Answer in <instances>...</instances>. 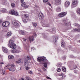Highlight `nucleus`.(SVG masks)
Wrapping results in <instances>:
<instances>
[{
    "instance_id": "1",
    "label": "nucleus",
    "mask_w": 80,
    "mask_h": 80,
    "mask_svg": "<svg viewBox=\"0 0 80 80\" xmlns=\"http://www.w3.org/2000/svg\"><path fill=\"white\" fill-rule=\"evenodd\" d=\"M15 68V65L14 64H10L9 65H6L5 67L6 69H9L11 72H14V68Z\"/></svg>"
},
{
    "instance_id": "2",
    "label": "nucleus",
    "mask_w": 80,
    "mask_h": 80,
    "mask_svg": "<svg viewBox=\"0 0 80 80\" xmlns=\"http://www.w3.org/2000/svg\"><path fill=\"white\" fill-rule=\"evenodd\" d=\"M9 13L11 15H18V12L14 11V10H11L9 11Z\"/></svg>"
},
{
    "instance_id": "3",
    "label": "nucleus",
    "mask_w": 80,
    "mask_h": 80,
    "mask_svg": "<svg viewBox=\"0 0 80 80\" xmlns=\"http://www.w3.org/2000/svg\"><path fill=\"white\" fill-rule=\"evenodd\" d=\"M19 23H20V22H19V21H18L17 20H14L12 22L13 25L15 26H16V27L19 26Z\"/></svg>"
},
{
    "instance_id": "4",
    "label": "nucleus",
    "mask_w": 80,
    "mask_h": 80,
    "mask_svg": "<svg viewBox=\"0 0 80 80\" xmlns=\"http://www.w3.org/2000/svg\"><path fill=\"white\" fill-rule=\"evenodd\" d=\"M9 25H10V22L8 21L4 22L2 24V26L4 27H8Z\"/></svg>"
},
{
    "instance_id": "5",
    "label": "nucleus",
    "mask_w": 80,
    "mask_h": 80,
    "mask_svg": "<svg viewBox=\"0 0 80 80\" xmlns=\"http://www.w3.org/2000/svg\"><path fill=\"white\" fill-rule=\"evenodd\" d=\"M67 13V12H61L60 13H59L58 14V16L59 17H64L66 14Z\"/></svg>"
},
{
    "instance_id": "6",
    "label": "nucleus",
    "mask_w": 80,
    "mask_h": 80,
    "mask_svg": "<svg viewBox=\"0 0 80 80\" xmlns=\"http://www.w3.org/2000/svg\"><path fill=\"white\" fill-rule=\"evenodd\" d=\"M78 3V1L77 0H73L72 2V4L73 5H75V7L77 6Z\"/></svg>"
},
{
    "instance_id": "7",
    "label": "nucleus",
    "mask_w": 80,
    "mask_h": 80,
    "mask_svg": "<svg viewBox=\"0 0 80 80\" xmlns=\"http://www.w3.org/2000/svg\"><path fill=\"white\" fill-rule=\"evenodd\" d=\"M8 47L11 48H12L15 49L16 48H17V46L15 44H12L10 45L9 46L8 45Z\"/></svg>"
},
{
    "instance_id": "8",
    "label": "nucleus",
    "mask_w": 80,
    "mask_h": 80,
    "mask_svg": "<svg viewBox=\"0 0 80 80\" xmlns=\"http://www.w3.org/2000/svg\"><path fill=\"white\" fill-rule=\"evenodd\" d=\"M38 16L40 20H42V19L43 18V17H44L43 16V14L41 12L39 13Z\"/></svg>"
},
{
    "instance_id": "9",
    "label": "nucleus",
    "mask_w": 80,
    "mask_h": 80,
    "mask_svg": "<svg viewBox=\"0 0 80 80\" xmlns=\"http://www.w3.org/2000/svg\"><path fill=\"white\" fill-rule=\"evenodd\" d=\"M19 33L21 35H25L26 33V31H24L23 30H21L19 31Z\"/></svg>"
},
{
    "instance_id": "10",
    "label": "nucleus",
    "mask_w": 80,
    "mask_h": 80,
    "mask_svg": "<svg viewBox=\"0 0 80 80\" xmlns=\"http://www.w3.org/2000/svg\"><path fill=\"white\" fill-rule=\"evenodd\" d=\"M28 39L29 40L30 43H31V42H33L34 40V38L32 36H30L28 38Z\"/></svg>"
},
{
    "instance_id": "11",
    "label": "nucleus",
    "mask_w": 80,
    "mask_h": 80,
    "mask_svg": "<svg viewBox=\"0 0 80 80\" xmlns=\"http://www.w3.org/2000/svg\"><path fill=\"white\" fill-rule=\"evenodd\" d=\"M42 58V62L43 63V62H48V60L46 59V58L45 57H41Z\"/></svg>"
},
{
    "instance_id": "12",
    "label": "nucleus",
    "mask_w": 80,
    "mask_h": 80,
    "mask_svg": "<svg viewBox=\"0 0 80 80\" xmlns=\"http://www.w3.org/2000/svg\"><path fill=\"white\" fill-rule=\"evenodd\" d=\"M0 12L1 13H7V9L3 8V9H1L0 11Z\"/></svg>"
},
{
    "instance_id": "13",
    "label": "nucleus",
    "mask_w": 80,
    "mask_h": 80,
    "mask_svg": "<svg viewBox=\"0 0 80 80\" xmlns=\"http://www.w3.org/2000/svg\"><path fill=\"white\" fill-rule=\"evenodd\" d=\"M37 60L38 62H40V64L41 65H42V64H43V62H42V58H37Z\"/></svg>"
},
{
    "instance_id": "14",
    "label": "nucleus",
    "mask_w": 80,
    "mask_h": 80,
    "mask_svg": "<svg viewBox=\"0 0 80 80\" xmlns=\"http://www.w3.org/2000/svg\"><path fill=\"white\" fill-rule=\"evenodd\" d=\"M16 63L19 64V63H23V61L22 59H20L18 60L17 61H16Z\"/></svg>"
},
{
    "instance_id": "15",
    "label": "nucleus",
    "mask_w": 80,
    "mask_h": 80,
    "mask_svg": "<svg viewBox=\"0 0 80 80\" xmlns=\"http://www.w3.org/2000/svg\"><path fill=\"white\" fill-rule=\"evenodd\" d=\"M2 49L4 53H7V52H8V50H7V48H4L3 47H2Z\"/></svg>"
},
{
    "instance_id": "16",
    "label": "nucleus",
    "mask_w": 80,
    "mask_h": 80,
    "mask_svg": "<svg viewBox=\"0 0 80 80\" xmlns=\"http://www.w3.org/2000/svg\"><path fill=\"white\" fill-rule=\"evenodd\" d=\"M12 53H19V51L15 49L14 50H12L11 51Z\"/></svg>"
},
{
    "instance_id": "17",
    "label": "nucleus",
    "mask_w": 80,
    "mask_h": 80,
    "mask_svg": "<svg viewBox=\"0 0 80 80\" xmlns=\"http://www.w3.org/2000/svg\"><path fill=\"white\" fill-rule=\"evenodd\" d=\"M70 5V2L68 1H67L65 3V5L66 7H68Z\"/></svg>"
},
{
    "instance_id": "18",
    "label": "nucleus",
    "mask_w": 80,
    "mask_h": 80,
    "mask_svg": "<svg viewBox=\"0 0 80 80\" xmlns=\"http://www.w3.org/2000/svg\"><path fill=\"white\" fill-rule=\"evenodd\" d=\"M58 38L57 37H56L54 38L53 40V41L54 43H57V40H58Z\"/></svg>"
},
{
    "instance_id": "19",
    "label": "nucleus",
    "mask_w": 80,
    "mask_h": 80,
    "mask_svg": "<svg viewBox=\"0 0 80 80\" xmlns=\"http://www.w3.org/2000/svg\"><path fill=\"white\" fill-rule=\"evenodd\" d=\"M28 60H27L26 61H25L24 66L25 67H28Z\"/></svg>"
},
{
    "instance_id": "20",
    "label": "nucleus",
    "mask_w": 80,
    "mask_h": 80,
    "mask_svg": "<svg viewBox=\"0 0 80 80\" xmlns=\"http://www.w3.org/2000/svg\"><path fill=\"white\" fill-rule=\"evenodd\" d=\"M65 42L63 41L61 42V46L62 47H65Z\"/></svg>"
},
{
    "instance_id": "21",
    "label": "nucleus",
    "mask_w": 80,
    "mask_h": 80,
    "mask_svg": "<svg viewBox=\"0 0 80 80\" xmlns=\"http://www.w3.org/2000/svg\"><path fill=\"white\" fill-rule=\"evenodd\" d=\"M56 10L57 12H61V8L59 7H58L56 8Z\"/></svg>"
},
{
    "instance_id": "22",
    "label": "nucleus",
    "mask_w": 80,
    "mask_h": 80,
    "mask_svg": "<svg viewBox=\"0 0 80 80\" xmlns=\"http://www.w3.org/2000/svg\"><path fill=\"white\" fill-rule=\"evenodd\" d=\"M8 58L9 59H12L14 58V56L12 55H9L8 56Z\"/></svg>"
},
{
    "instance_id": "23",
    "label": "nucleus",
    "mask_w": 80,
    "mask_h": 80,
    "mask_svg": "<svg viewBox=\"0 0 80 80\" xmlns=\"http://www.w3.org/2000/svg\"><path fill=\"white\" fill-rule=\"evenodd\" d=\"M9 43L10 45H12L14 44V43H13V41L12 39H11V40L9 41Z\"/></svg>"
},
{
    "instance_id": "24",
    "label": "nucleus",
    "mask_w": 80,
    "mask_h": 80,
    "mask_svg": "<svg viewBox=\"0 0 80 80\" xmlns=\"http://www.w3.org/2000/svg\"><path fill=\"white\" fill-rule=\"evenodd\" d=\"M55 1L56 4H59L61 3L60 1H61V0H55Z\"/></svg>"
},
{
    "instance_id": "25",
    "label": "nucleus",
    "mask_w": 80,
    "mask_h": 80,
    "mask_svg": "<svg viewBox=\"0 0 80 80\" xmlns=\"http://www.w3.org/2000/svg\"><path fill=\"white\" fill-rule=\"evenodd\" d=\"M22 3L21 6L22 7H25L26 6V3L25 2H22Z\"/></svg>"
},
{
    "instance_id": "26",
    "label": "nucleus",
    "mask_w": 80,
    "mask_h": 80,
    "mask_svg": "<svg viewBox=\"0 0 80 80\" xmlns=\"http://www.w3.org/2000/svg\"><path fill=\"white\" fill-rule=\"evenodd\" d=\"M77 13H78V15H80V8H78L77 10Z\"/></svg>"
},
{
    "instance_id": "27",
    "label": "nucleus",
    "mask_w": 80,
    "mask_h": 80,
    "mask_svg": "<svg viewBox=\"0 0 80 80\" xmlns=\"http://www.w3.org/2000/svg\"><path fill=\"white\" fill-rule=\"evenodd\" d=\"M2 5H5V3H7V0H2Z\"/></svg>"
},
{
    "instance_id": "28",
    "label": "nucleus",
    "mask_w": 80,
    "mask_h": 80,
    "mask_svg": "<svg viewBox=\"0 0 80 80\" xmlns=\"http://www.w3.org/2000/svg\"><path fill=\"white\" fill-rule=\"evenodd\" d=\"M33 26L34 28H35L37 26V24L36 23H35L34 22H32Z\"/></svg>"
},
{
    "instance_id": "29",
    "label": "nucleus",
    "mask_w": 80,
    "mask_h": 80,
    "mask_svg": "<svg viewBox=\"0 0 80 80\" xmlns=\"http://www.w3.org/2000/svg\"><path fill=\"white\" fill-rule=\"evenodd\" d=\"M62 69L63 72H65L67 71V69H66V68L64 67H62Z\"/></svg>"
},
{
    "instance_id": "30",
    "label": "nucleus",
    "mask_w": 80,
    "mask_h": 80,
    "mask_svg": "<svg viewBox=\"0 0 80 80\" xmlns=\"http://www.w3.org/2000/svg\"><path fill=\"white\" fill-rule=\"evenodd\" d=\"M47 63H48V62H46L43 63L44 67H45V68H47Z\"/></svg>"
},
{
    "instance_id": "31",
    "label": "nucleus",
    "mask_w": 80,
    "mask_h": 80,
    "mask_svg": "<svg viewBox=\"0 0 80 80\" xmlns=\"http://www.w3.org/2000/svg\"><path fill=\"white\" fill-rule=\"evenodd\" d=\"M23 16L24 17L26 18H28V15L24 14Z\"/></svg>"
},
{
    "instance_id": "32",
    "label": "nucleus",
    "mask_w": 80,
    "mask_h": 80,
    "mask_svg": "<svg viewBox=\"0 0 80 80\" xmlns=\"http://www.w3.org/2000/svg\"><path fill=\"white\" fill-rule=\"evenodd\" d=\"M65 75H63L62 76V77L61 78H60V80H63L65 78Z\"/></svg>"
},
{
    "instance_id": "33",
    "label": "nucleus",
    "mask_w": 80,
    "mask_h": 80,
    "mask_svg": "<svg viewBox=\"0 0 80 80\" xmlns=\"http://www.w3.org/2000/svg\"><path fill=\"white\" fill-rule=\"evenodd\" d=\"M11 35H12V32H9L7 33V36H8L9 37H10V36H11Z\"/></svg>"
},
{
    "instance_id": "34",
    "label": "nucleus",
    "mask_w": 80,
    "mask_h": 80,
    "mask_svg": "<svg viewBox=\"0 0 80 80\" xmlns=\"http://www.w3.org/2000/svg\"><path fill=\"white\" fill-rule=\"evenodd\" d=\"M15 5V3H12L11 4V7H12V8H14Z\"/></svg>"
},
{
    "instance_id": "35",
    "label": "nucleus",
    "mask_w": 80,
    "mask_h": 80,
    "mask_svg": "<svg viewBox=\"0 0 80 80\" xmlns=\"http://www.w3.org/2000/svg\"><path fill=\"white\" fill-rule=\"evenodd\" d=\"M74 31L75 32H80V29H76L74 30Z\"/></svg>"
},
{
    "instance_id": "36",
    "label": "nucleus",
    "mask_w": 80,
    "mask_h": 80,
    "mask_svg": "<svg viewBox=\"0 0 80 80\" xmlns=\"http://www.w3.org/2000/svg\"><path fill=\"white\" fill-rule=\"evenodd\" d=\"M22 20L23 22L24 23H25L27 22V20H26V19H24L22 18Z\"/></svg>"
},
{
    "instance_id": "37",
    "label": "nucleus",
    "mask_w": 80,
    "mask_h": 80,
    "mask_svg": "<svg viewBox=\"0 0 80 80\" xmlns=\"http://www.w3.org/2000/svg\"><path fill=\"white\" fill-rule=\"evenodd\" d=\"M57 66L58 67H61L62 64L61 63H58L57 64Z\"/></svg>"
},
{
    "instance_id": "38",
    "label": "nucleus",
    "mask_w": 80,
    "mask_h": 80,
    "mask_svg": "<svg viewBox=\"0 0 80 80\" xmlns=\"http://www.w3.org/2000/svg\"><path fill=\"white\" fill-rule=\"evenodd\" d=\"M27 57L28 60H31V58H30V57H29L28 56H27Z\"/></svg>"
},
{
    "instance_id": "39",
    "label": "nucleus",
    "mask_w": 80,
    "mask_h": 80,
    "mask_svg": "<svg viewBox=\"0 0 80 80\" xmlns=\"http://www.w3.org/2000/svg\"><path fill=\"white\" fill-rule=\"evenodd\" d=\"M43 2H44V3H47V2H48V0H42Z\"/></svg>"
},
{
    "instance_id": "40",
    "label": "nucleus",
    "mask_w": 80,
    "mask_h": 80,
    "mask_svg": "<svg viewBox=\"0 0 80 80\" xmlns=\"http://www.w3.org/2000/svg\"><path fill=\"white\" fill-rule=\"evenodd\" d=\"M28 7H29V5H26L24 7V8H25V9H26V8H28Z\"/></svg>"
},
{
    "instance_id": "41",
    "label": "nucleus",
    "mask_w": 80,
    "mask_h": 80,
    "mask_svg": "<svg viewBox=\"0 0 80 80\" xmlns=\"http://www.w3.org/2000/svg\"><path fill=\"white\" fill-rule=\"evenodd\" d=\"M77 68V66L76 65H74L73 66V69H75Z\"/></svg>"
},
{
    "instance_id": "42",
    "label": "nucleus",
    "mask_w": 80,
    "mask_h": 80,
    "mask_svg": "<svg viewBox=\"0 0 80 80\" xmlns=\"http://www.w3.org/2000/svg\"><path fill=\"white\" fill-rule=\"evenodd\" d=\"M60 71H61V69H60V68H58L57 70V72H60Z\"/></svg>"
},
{
    "instance_id": "43",
    "label": "nucleus",
    "mask_w": 80,
    "mask_h": 80,
    "mask_svg": "<svg viewBox=\"0 0 80 80\" xmlns=\"http://www.w3.org/2000/svg\"><path fill=\"white\" fill-rule=\"evenodd\" d=\"M68 25V23H67V22H65L64 23V25H66V26H67Z\"/></svg>"
},
{
    "instance_id": "44",
    "label": "nucleus",
    "mask_w": 80,
    "mask_h": 80,
    "mask_svg": "<svg viewBox=\"0 0 80 80\" xmlns=\"http://www.w3.org/2000/svg\"><path fill=\"white\" fill-rule=\"evenodd\" d=\"M30 67H27L26 68V69L27 70H28L30 69Z\"/></svg>"
},
{
    "instance_id": "45",
    "label": "nucleus",
    "mask_w": 80,
    "mask_h": 80,
    "mask_svg": "<svg viewBox=\"0 0 80 80\" xmlns=\"http://www.w3.org/2000/svg\"><path fill=\"white\" fill-rule=\"evenodd\" d=\"M2 75H5V71H3V70H2Z\"/></svg>"
},
{
    "instance_id": "46",
    "label": "nucleus",
    "mask_w": 80,
    "mask_h": 80,
    "mask_svg": "<svg viewBox=\"0 0 80 80\" xmlns=\"http://www.w3.org/2000/svg\"><path fill=\"white\" fill-rule=\"evenodd\" d=\"M63 75V73L62 72L61 74H59V76H62Z\"/></svg>"
},
{
    "instance_id": "47",
    "label": "nucleus",
    "mask_w": 80,
    "mask_h": 80,
    "mask_svg": "<svg viewBox=\"0 0 80 80\" xmlns=\"http://www.w3.org/2000/svg\"><path fill=\"white\" fill-rule=\"evenodd\" d=\"M42 70H43V71H44L45 72V71H46V69H45V68H43Z\"/></svg>"
},
{
    "instance_id": "48",
    "label": "nucleus",
    "mask_w": 80,
    "mask_h": 80,
    "mask_svg": "<svg viewBox=\"0 0 80 80\" xmlns=\"http://www.w3.org/2000/svg\"><path fill=\"white\" fill-rule=\"evenodd\" d=\"M27 39H25V38H23V41L24 42H26Z\"/></svg>"
},
{
    "instance_id": "49",
    "label": "nucleus",
    "mask_w": 80,
    "mask_h": 80,
    "mask_svg": "<svg viewBox=\"0 0 80 80\" xmlns=\"http://www.w3.org/2000/svg\"><path fill=\"white\" fill-rule=\"evenodd\" d=\"M21 3H23V2H24V0H20Z\"/></svg>"
},
{
    "instance_id": "50",
    "label": "nucleus",
    "mask_w": 80,
    "mask_h": 80,
    "mask_svg": "<svg viewBox=\"0 0 80 80\" xmlns=\"http://www.w3.org/2000/svg\"><path fill=\"white\" fill-rule=\"evenodd\" d=\"M26 79L27 80H30V78H29L27 77L26 78Z\"/></svg>"
},
{
    "instance_id": "51",
    "label": "nucleus",
    "mask_w": 80,
    "mask_h": 80,
    "mask_svg": "<svg viewBox=\"0 0 80 80\" xmlns=\"http://www.w3.org/2000/svg\"><path fill=\"white\" fill-rule=\"evenodd\" d=\"M74 73H77V70H74Z\"/></svg>"
},
{
    "instance_id": "52",
    "label": "nucleus",
    "mask_w": 80,
    "mask_h": 80,
    "mask_svg": "<svg viewBox=\"0 0 80 80\" xmlns=\"http://www.w3.org/2000/svg\"><path fill=\"white\" fill-rule=\"evenodd\" d=\"M60 51H61V49H59L57 50V52H59Z\"/></svg>"
},
{
    "instance_id": "53",
    "label": "nucleus",
    "mask_w": 80,
    "mask_h": 80,
    "mask_svg": "<svg viewBox=\"0 0 80 80\" xmlns=\"http://www.w3.org/2000/svg\"><path fill=\"white\" fill-rule=\"evenodd\" d=\"M48 5L49 6H50V3L49 2H48L47 3Z\"/></svg>"
},
{
    "instance_id": "54",
    "label": "nucleus",
    "mask_w": 80,
    "mask_h": 80,
    "mask_svg": "<svg viewBox=\"0 0 80 80\" xmlns=\"http://www.w3.org/2000/svg\"><path fill=\"white\" fill-rule=\"evenodd\" d=\"M46 78H47V79H50V78H49L48 76L46 77Z\"/></svg>"
},
{
    "instance_id": "55",
    "label": "nucleus",
    "mask_w": 80,
    "mask_h": 80,
    "mask_svg": "<svg viewBox=\"0 0 80 80\" xmlns=\"http://www.w3.org/2000/svg\"><path fill=\"white\" fill-rule=\"evenodd\" d=\"M74 25H75V26H77V25H78V24H77V23H75L74 24Z\"/></svg>"
},
{
    "instance_id": "56",
    "label": "nucleus",
    "mask_w": 80,
    "mask_h": 80,
    "mask_svg": "<svg viewBox=\"0 0 80 80\" xmlns=\"http://www.w3.org/2000/svg\"><path fill=\"white\" fill-rule=\"evenodd\" d=\"M29 73H30V74H32V73H33L32 72V71H30L29 72Z\"/></svg>"
},
{
    "instance_id": "57",
    "label": "nucleus",
    "mask_w": 80,
    "mask_h": 80,
    "mask_svg": "<svg viewBox=\"0 0 80 80\" xmlns=\"http://www.w3.org/2000/svg\"><path fill=\"white\" fill-rule=\"evenodd\" d=\"M0 64H4L3 62H0Z\"/></svg>"
},
{
    "instance_id": "58",
    "label": "nucleus",
    "mask_w": 80,
    "mask_h": 80,
    "mask_svg": "<svg viewBox=\"0 0 80 80\" xmlns=\"http://www.w3.org/2000/svg\"><path fill=\"white\" fill-rule=\"evenodd\" d=\"M2 22V21L1 20H0V23H1Z\"/></svg>"
},
{
    "instance_id": "59",
    "label": "nucleus",
    "mask_w": 80,
    "mask_h": 80,
    "mask_svg": "<svg viewBox=\"0 0 80 80\" xmlns=\"http://www.w3.org/2000/svg\"><path fill=\"white\" fill-rule=\"evenodd\" d=\"M71 58H73V56H71Z\"/></svg>"
},
{
    "instance_id": "60",
    "label": "nucleus",
    "mask_w": 80,
    "mask_h": 80,
    "mask_svg": "<svg viewBox=\"0 0 80 80\" xmlns=\"http://www.w3.org/2000/svg\"><path fill=\"white\" fill-rule=\"evenodd\" d=\"M52 31H55V29H52Z\"/></svg>"
},
{
    "instance_id": "61",
    "label": "nucleus",
    "mask_w": 80,
    "mask_h": 80,
    "mask_svg": "<svg viewBox=\"0 0 80 80\" xmlns=\"http://www.w3.org/2000/svg\"><path fill=\"white\" fill-rule=\"evenodd\" d=\"M48 26H47V27H50V26H49V25H47Z\"/></svg>"
},
{
    "instance_id": "62",
    "label": "nucleus",
    "mask_w": 80,
    "mask_h": 80,
    "mask_svg": "<svg viewBox=\"0 0 80 80\" xmlns=\"http://www.w3.org/2000/svg\"><path fill=\"white\" fill-rule=\"evenodd\" d=\"M51 11H52V12H53V10L52 9H51Z\"/></svg>"
},
{
    "instance_id": "63",
    "label": "nucleus",
    "mask_w": 80,
    "mask_h": 80,
    "mask_svg": "<svg viewBox=\"0 0 80 80\" xmlns=\"http://www.w3.org/2000/svg\"><path fill=\"white\" fill-rule=\"evenodd\" d=\"M22 80H24V79H23V78H22Z\"/></svg>"
},
{
    "instance_id": "64",
    "label": "nucleus",
    "mask_w": 80,
    "mask_h": 80,
    "mask_svg": "<svg viewBox=\"0 0 80 80\" xmlns=\"http://www.w3.org/2000/svg\"><path fill=\"white\" fill-rule=\"evenodd\" d=\"M73 7H73V5H72V8H73Z\"/></svg>"
}]
</instances>
